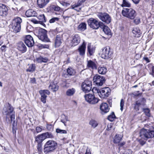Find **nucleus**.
<instances>
[{"instance_id":"1","label":"nucleus","mask_w":154,"mask_h":154,"mask_svg":"<svg viewBox=\"0 0 154 154\" xmlns=\"http://www.w3.org/2000/svg\"><path fill=\"white\" fill-rule=\"evenodd\" d=\"M3 113L6 116V118L9 122H11L15 119V112L14 111V109L11 105L8 104V106L4 107Z\"/></svg>"},{"instance_id":"2","label":"nucleus","mask_w":154,"mask_h":154,"mask_svg":"<svg viewBox=\"0 0 154 154\" xmlns=\"http://www.w3.org/2000/svg\"><path fill=\"white\" fill-rule=\"evenodd\" d=\"M140 136L144 140L154 137V131L143 128L140 132Z\"/></svg>"},{"instance_id":"3","label":"nucleus","mask_w":154,"mask_h":154,"mask_svg":"<svg viewBox=\"0 0 154 154\" xmlns=\"http://www.w3.org/2000/svg\"><path fill=\"white\" fill-rule=\"evenodd\" d=\"M57 146V143L54 140L47 141L44 145V152L47 154L52 151L56 149Z\"/></svg>"},{"instance_id":"4","label":"nucleus","mask_w":154,"mask_h":154,"mask_svg":"<svg viewBox=\"0 0 154 154\" xmlns=\"http://www.w3.org/2000/svg\"><path fill=\"white\" fill-rule=\"evenodd\" d=\"M122 13L123 16L131 19H134L136 16V11L131 8H124Z\"/></svg>"},{"instance_id":"5","label":"nucleus","mask_w":154,"mask_h":154,"mask_svg":"<svg viewBox=\"0 0 154 154\" xmlns=\"http://www.w3.org/2000/svg\"><path fill=\"white\" fill-rule=\"evenodd\" d=\"M112 54L113 51L109 46H106L103 48L100 52L101 57L104 59H108L110 58Z\"/></svg>"},{"instance_id":"6","label":"nucleus","mask_w":154,"mask_h":154,"mask_svg":"<svg viewBox=\"0 0 154 154\" xmlns=\"http://www.w3.org/2000/svg\"><path fill=\"white\" fill-rule=\"evenodd\" d=\"M22 22L21 18L18 17H17L13 20L12 29L14 32L17 33L20 31L21 29L20 23Z\"/></svg>"},{"instance_id":"7","label":"nucleus","mask_w":154,"mask_h":154,"mask_svg":"<svg viewBox=\"0 0 154 154\" xmlns=\"http://www.w3.org/2000/svg\"><path fill=\"white\" fill-rule=\"evenodd\" d=\"M47 31L45 29L42 28L39 29L38 30V38L39 39L43 42H50V40L47 36Z\"/></svg>"},{"instance_id":"8","label":"nucleus","mask_w":154,"mask_h":154,"mask_svg":"<svg viewBox=\"0 0 154 154\" xmlns=\"http://www.w3.org/2000/svg\"><path fill=\"white\" fill-rule=\"evenodd\" d=\"M111 91L110 89L108 87L103 88L100 90H97V92L98 93L99 95L103 98L108 97L110 94Z\"/></svg>"},{"instance_id":"9","label":"nucleus","mask_w":154,"mask_h":154,"mask_svg":"<svg viewBox=\"0 0 154 154\" xmlns=\"http://www.w3.org/2000/svg\"><path fill=\"white\" fill-rule=\"evenodd\" d=\"M97 16L101 20L106 23L108 24L111 21V17L107 13H99L97 14Z\"/></svg>"},{"instance_id":"10","label":"nucleus","mask_w":154,"mask_h":154,"mask_svg":"<svg viewBox=\"0 0 154 154\" xmlns=\"http://www.w3.org/2000/svg\"><path fill=\"white\" fill-rule=\"evenodd\" d=\"M86 101L91 104H95L98 102L99 100L95 97L94 95L92 94H86L84 96Z\"/></svg>"},{"instance_id":"11","label":"nucleus","mask_w":154,"mask_h":154,"mask_svg":"<svg viewBox=\"0 0 154 154\" xmlns=\"http://www.w3.org/2000/svg\"><path fill=\"white\" fill-rule=\"evenodd\" d=\"M93 81L97 85L101 86L105 83V79L104 77L96 74L94 77Z\"/></svg>"},{"instance_id":"12","label":"nucleus","mask_w":154,"mask_h":154,"mask_svg":"<svg viewBox=\"0 0 154 154\" xmlns=\"http://www.w3.org/2000/svg\"><path fill=\"white\" fill-rule=\"evenodd\" d=\"M92 82L88 80H86L82 83V88L83 91L85 93L88 92L91 89Z\"/></svg>"},{"instance_id":"13","label":"nucleus","mask_w":154,"mask_h":154,"mask_svg":"<svg viewBox=\"0 0 154 154\" xmlns=\"http://www.w3.org/2000/svg\"><path fill=\"white\" fill-rule=\"evenodd\" d=\"M88 25L94 29H97L98 28V21L95 19L93 18H90L88 20Z\"/></svg>"},{"instance_id":"14","label":"nucleus","mask_w":154,"mask_h":154,"mask_svg":"<svg viewBox=\"0 0 154 154\" xmlns=\"http://www.w3.org/2000/svg\"><path fill=\"white\" fill-rule=\"evenodd\" d=\"M39 93L41 96V100L44 103L46 102L47 96L45 95L46 94L49 95L50 94V91L48 90H41L39 91Z\"/></svg>"},{"instance_id":"15","label":"nucleus","mask_w":154,"mask_h":154,"mask_svg":"<svg viewBox=\"0 0 154 154\" xmlns=\"http://www.w3.org/2000/svg\"><path fill=\"white\" fill-rule=\"evenodd\" d=\"M24 42L26 45L29 47H32L34 43L32 37L29 35L26 36Z\"/></svg>"},{"instance_id":"16","label":"nucleus","mask_w":154,"mask_h":154,"mask_svg":"<svg viewBox=\"0 0 154 154\" xmlns=\"http://www.w3.org/2000/svg\"><path fill=\"white\" fill-rule=\"evenodd\" d=\"M146 102V100L144 98L136 101L134 105V109L136 111L139 110V107L141 106H144L145 105Z\"/></svg>"},{"instance_id":"17","label":"nucleus","mask_w":154,"mask_h":154,"mask_svg":"<svg viewBox=\"0 0 154 154\" xmlns=\"http://www.w3.org/2000/svg\"><path fill=\"white\" fill-rule=\"evenodd\" d=\"M8 8L6 5L0 4V15L6 16L8 14Z\"/></svg>"},{"instance_id":"18","label":"nucleus","mask_w":154,"mask_h":154,"mask_svg":"<svg viewBox=\"0 0 154 154\" xmlns=\"http://www.w3.org/2000/svg\"><path fill=\"white\" fill-rule=\"evenodd\" d=\"M80 41V38L79 36L77 34H75L72 37L71 44L72 46H75L79 44Z\"/></svg>"},{"instance_id":"19","label":"nucleus","mask_w":154,"mask_h":154,"mask_svg":"<svg viewBox=\"0 0 154 154\" xmlns=\"http://www.w3.org/2000/svg\"><path fill=\"white\" fill-rule=\"evenodd\" d=\"M17 49L22 53L25 52L27 48L24 44L22 42H20L17 44Z\"/></svg>"},{"instance_id":"20","label":"nucleus","mask_w":154,"mask_h":154,"mask_svg":"<svg viewBox=\"0 0 154 154\" xmlns=\"http://www.w3.org/2000/svg\"><path fill=\"white\" fill-rule=\"evenodd\" d=\"M86 48V44L85 42L84 41L82 44L79 46L78 49L80 55L83 56L85 55Z\"/></svg>"},{"instance_id":"21","label":"nucleus","mask_w":154,"mask_h":154,"mask_svg":"<svg viewBox=\"0 0 154 154\" xmlns=\"http://www.w3.org/2000/svg\"><path fill=\"white\" fill-rule=\"evenodd\" d=\"M49 1V0H37L38 6L40 8H43L46 5Z\"/></svg>"},{"instance_id":"22","label":"nucleus","mask_w":154,"mask_h":154,"mask_svg":"<svg viewBox=\"0 0 154 154\" xmlns=\"http://www.w3.org/2000/svg\"><path fill=\"white\" fill-rule=\"evenodd\" d=\"M100 108L101 111L104 113L108 112L109 109L108 104L106 103H102L100 106Z\"/></svg>"},{"instance_id":"23","label":"nucleus","mask_w":154,"mask_h":154,"mask_svg":"<svg viewBox=\"0 0 154 154\" xmlns=\"http://www.w3.org/2000/svg\"><path fill=\"white\" fill-rule=\"evenodd\" d=\"M49 88L53 92H55L58 89L59 86L57 85V83L53 82L50 84L49 86Z\"/></svg>"},{"instance_id":"24","label":"nucleus","mask_w":154,"mask_h":154,"mask_svg":"<svg viewBox=\"0 0 154 154\" xmlns=\"http://www.w3.org/2000/svg\"><path fill=\"white\" fill-rule=\"evenodd\" d=\"M27 17L37 16V13L32 9L27 11L25 13Z\"/></svg>"},{"instance_id":"25","label":"nucleus","mask_w":154,"mask_h":154,"mask_svg":"<svg viewBox=\"0 0 154 154\" xmlns=\"http://www.w3.org/2000/svg\"><path fill=\"white\" fill-rule=\"evenodd\" d=\"M98 71L99 74L102 75H104L107 72V69L105 66H100L98 68Z\"/></svg>"},{"instance_id":"26","label":"nucleus","mask_w":154,"mask_h":154,"mask_svg":"<svg viewBox=\"0 0 154 154\" xmlns=\"http://www.w3.org/2000/svg\"><path fill=\"white\" fill-rule=\"evenodd\" d=\"M87 66L92 69H96L97 66L95 63L91 60H88L87 61Z\"/></svg>"},{"instance_id":"27","label":"nucleus","mask_w":154,"mask_h":154,"mask_svg":"<svg viewBox=\"0 0 154 154\" xmlns=\"http://www.w3.org/2000/svg\"><path fill=\"white\" fill-rule=\"evenodd\" d=\"M132 32L134 35V36L135 37H139L141 34L140 30L138 28L136 27L134 28Z\"/></svg>"},{"instance_id":"28","label":"nucleus","mask_w":154,"mask_h":154,"mask_svg":"<svg viewBox=\"0 0 154 154\" xmlns=\"http://www.w3.org/2000/svg\"><path fill=\"white\" fill-rule=\"evenodd\" d=\"M122 137L123 136L121 134H116L114 137L113 142L115 143H119L121 140Z\"/></svg>"},{"instance_id":"29","label":"nucleus","mask_w":154,"mask_h":154,"mask_svg":"<svg viewBox=\"0 0 154 154\" xmlns=\"http://www.w3.org/2000/svg\"><path fill=\"white\" fill-rule=\"evenodd\" d=\"M87 49L89 53L91 55L93 54L95 50V48L91 46V43L88 44L87 46Z\"/></svg>"},{"instance_id":"30","label":"nucleus","mask_w":154,"mask_h":154,"mask_svg":"<svg viewBox=\"0 0 154 154\" xmlns=\"http://www.w3.org/2000/svg\"><path fill=\"white\" fill-rule=\"evenodd\" d=\"M62 43V38L59 35L56 36L55 40V46L56 47H58L61 45Z\"/></svg>"},{"instance_id":"31","label":"nucleus","mask_w":154,"mask_h":154,"mask_svg":"<svg viewBox=\"0 0 154 154\" xmlns=\"http://www.w3.org/2000/svg\"><path fill=\"white\" fill-rule=\"evenodd\" d=\"M36 62L38 63H42V62L46 63L48 61V59L47 57H40L37 58L36 60Z\"/></svg>"},{"instance_id":"32","label":"nucleus","mask_w":154,"mask_h":154,"mask_svg":"<svg viewBox=\"0 0 154 154\" xmlns=\"http://www.w3.org/2000/svg\"><path fill=\"white\" fill-rule=\"evenodd\" d=\"M44 140V137L42 134L35 137V141L38 143H42Z\"/></svg>"},{"instance_id":"33","label":"nucleus","mask_w":154,"mask_h":154,"mask_svg":"<svg viewBox=\"0 0 154 154\" xmlns=\"http://www.w3.org/2000/svg\"><path fill=\"white\" fill-rule=\"evenodd\" d=\"M75 89L72 88L69 89L67 90L66 92V94L69 96H70L73 95L75 93Z\"/></svg>"},{"instance_id":"34","label":"nucleus","mask_w":154,"mask_h":154,"mask_svg":"<svg viewBox=\"0 0 154 154\" xmlns=\"http://www.w3.org/2000/svg\"><path fill=\"white\" fill-rule=\"evenodd\" d=\"M78 29L80 31H84L86 29V24L85 23H82L78 26Z\"/></svg>"},{"instance_id":"35","label":"nucleus","mask_w":154,"mask_h":154,"mask_svg":"<svg viewBox=\"0 0 154 154\" xmlns=\"http://www.w3.org/2000/svg\"><path fill=\"white\" fill-rule=\"evenodd\" d=\"M42 134L44 140L47 138H53L54 137L53 135L51 133L46 132Z\"/></svg>"},{"instance_id":"36","label":"nucleus","mask_w":154,"mask_h":154,"mask_svg":"<svg viewBox=\"0 0 154 154\" xmlns=\"http://www.w3.org/2000/svg\"><path fill=\"white\" fill-rule=\"evenodd\" d=\"M105 33L108 35H111L112 33L109 28L107 26H105L103 29Z\"/></svg>"},{"instance_id":"37","label":"nucleus","mask_w":154,"mask_h":154,"mask_svg":"<svg viewBox=\"0 0 154 154\" xmlns=\"http://www.w3.org/2000/svg\"><path fill=\"white\" fill-rule=\"evenodd\" d=\"M89 124L93 128H95L98 125V123L97 122L93 119H91L90 121Z\"/></svg>"},{"instance_id":"38","label":"nucleus","mask_w":154,"mask_h":154,"mask_svg":"<svg viewBox=\"0 0 154 154\" xmlns=\"http://www.w3.org/2000/svg\"><path fill=\"white\" fill-rule=\"evenodd\" d=\"M68 74L70 75H74L75 73V70L71 67H69L67 69Z\"/></svg>"},{"instance_id":"39","label":"nucleus","mask_w":154,"mask_h":154,"mask_svg":"<svg viewBox=\"0 0 154 154\" xmlns=\"http://www.w3.org/2000/svg\"><path fill=\"white\" fill-rule=\"evenodd\" d=\"M35 64H32L30 65L28 69H26L27 72H33L35 70Z\"/></svg>"},{"instance_id":"40","label":"nucleus","mask_w":154,"mask_h":154,"mask_svg":"<svg viewBox=\"0 0 154 154\" xmlns=\"http://www.w3.org/2000/svg\"><path fill=\"white\" fill-rule=\"evenodd\" d=\"M62 117L64 119H61V121L64 124L65 126H66V122H67L69 121L68 119V117L67 116H65V115H62Z\"/></svg>"},{"instance_id":"41","label":"nucleus","mask_w":154,"mask_h":154,"mask_svg":"<svg viewBox=\"0 0 154 154\" xmlns=\"http://www.w3.org/2000/svg\"><path fill=\"white\" fill-rule=\"evenodd\" d=\"M116 118L114 112H112L111 114L108 117V119L110 121H113Z\"/></svg>"},{"instance_id":"42","label":"nucleus","mask_w":154,"mask_h":154,"mask_svg":"<svg viewBox=\"0 0 154 154\" xmlns=\"http://www.w3.org/2000/svg\"><path fill=\"white\" fill-rule=\"evenodd\" d=\"M143 112H144L145 115L148 117L150 116V110L148 108H143Z\"/></svg>"},{"instance_id":"43","label":"nucleus","mask_w":154,"mask_h":154,"mask_svg":"<svg viewBox=\"0 0 154 154\" xmlns=\"http://www.w3.org/2000/svg\"><path fill=\"white\" fill-rule=\"evenodd\" d=\"M123 3L122 7H131L130 3L127 0H124Z\"/></svg>"},{"instance_id":"44","label":"nucleus","mask_w":154,"mask_h":154,"mask_svg":"<svg viewBox=\"0 0 154 154\" xmlns=\"http://www.w3.org/2000/svg\"><path fill=\"white\" fill-rule=\"evenodd\" d=\"M56 132L60 134H66L67 131L65 130H61L59 128H57L56 130Z\"/></svg>"},{"instance_id":"45","label":"nucleus","mask_w":154,"mask_h":154,"mask_svg":"<svg viewBox=\"0 0 154 154\" xmlns=\"http://www.w3.org/2000/svg\"><path fill=\"white\" fill-rule=\"evenodd\" d=\"M72 9H74L77 11H79L81 10V8L75 5H72Z\"/></svg>"},{"instance_id":"46","label":"nucleus","mask_w":154,"mask_h":154,"mask_svg":"<svg viewBox=\"0 0 154 154\" xmlns=\"http://www.w3.org/2000/svg\"><path fill=\"white\" fill-rule=\"evenodd\" d=\"M59 20V18L58 17H53L50 20L49 22L50 23H52L56 21H58Z\"/></svg>"},{"instance_id":"47","label":"nucleus","mask_w":154,"mask_h":154,"mask_svg":"<svg viewBox=\"0 0 154 154\" xmlns=\"http://www.w3.org/2000/svg\"><path fill=\"white\" fill-rule=\"evenodd\" d=\"M125 102L123 99H122L121 100L120 106V109L122 111L123 109V106L124 105Z\"/></svg>"},{"instance_id":"48","label":"nucleus","mask_w":154,"mask_h":154,"mask_svg":"<svg viewBox=\"0 0 154 154\" xmlns=\"http://www.w3.org/2000/svg\"><path fill=\"white\" fill-rule=\"evenodd\" d=\"M37 146V149L39 152H40L42 150V143H38Z\"/></svg>"},{"instance_id":"49","label":"nucleus","mask_w":154,"mask_h":154,"mask_svg":"<svg viewBox=\"0 0 154 154\" xmlns=\"http://www.w3.org/2000/svg\"><path fill=\"white\" fill-rule=\"evenodd\" d=\"M46 128L48 130L51 131L53 129V126L51 125L46 124Z\"/></svg>"},{"instance_id":"50","label":"nucleus","mask_w":154,"mask_h":154,"mask_svg":"<svg viewBox=\"0 0 154 154\" xmlns=\"http://www.w3.org/2000/svg\"><path fill=\"white\" fill-rule=\"evenodd\" d=\"M98 25L99 26L98 28L100 27V28L102 29H103L104 28L105 26H105L103 23L100 21L98 22Z\"/></svg>"},{"instance_id":"51","label":"nucleus","mask_w":154,"mask_h":154,"mask_svg":"<svg viewBox=\"0 0 154 154\" xmlns=\"http://www.w3.org/2000/svg\"><path fill=\"white\" fill-rule=\"evenodd\" d=\"M42 128L43 127L42 126L37 127L36 128V132L37 133L41 132L43 129Z\"/></svg>"},{"instance_id":"52","label":"nucleus","mask_w":154,"mask_h":154,"mask_svg":"<svg viewBox=\"0 0 154 154\" xmlns=\"http://www.w3.org/2000/svg\"><path fill=\"white\" fill-rule=\"evenodd\" d=\"M39 47L41 48H49V46L48 45L45 44H41L40 45Z\"/></svg>"},{"instance_id":"53","label":"nucleus","mask_w":154,"mask_h":154,"mask_svg":"<svg viewBox=\"0 0 154 154\" xmlns=\"http://www.w3.org/2000/svg\"><path fill=\"white\" fill-rule=\"evenodd\" d=\"M150 74L154 77V66H152L150 69Z\"/></svg>"},{"instance_id":"54","label":"nucleus","mask_w":154,"mask_h":154,"mask_svg":"<svg viewBox=\"0 0 154 154\" xmlns=\"http://www.w3.org/2000/svg\"><path fill=\"white\" fill-rule=\"evenodd\" d=\"M134 22L136 24H138L140 22V19L139 18H137L134 20Z\"/></svg>"},{"instance_id":"55","label":"nucleus","mask_w":154,"mask_h":154,"mask_svg":"<svg viewBox=\"0 0 154 154\" xmlns=\"http://www.w3.org/2000/svg\"><path fill=\"white\" fill-rule=\"evenodd\" d=\"M124 0H117L118 4L122 6Z\"/></svg>"},{"instance_id":"56","label":"nucleus","mask_w":154,"mask_h":154,"mask_svg":"<svg viewBox=\"0 0 154 154\" xmlns=\"http://www.w3.org/2000/svg\"><path fill=\"white\" fill-rule=\"evenodd\" d=\"M53 9L55 11H59L60 10V8L58 6H54L53 8Z\"/></svg>"},{"instance_id":"57","label":"nucleus","mask_w":154,"mask_h":154,"mask_svg":"<svg viewBox=\"0 0 154 154\" xmlns=\"http://www.w3.org/2000/svg\"><path fill=\"white\" fill-rule=\"evenodd\" d=\"M143 59L145 60L147 63H149L150 62V60L147 57H145L143 58Z\"/></svg>"},{"instance_id":"58","label":"nucleus","mask_w":154,"mask_h":154,"mask_svg":"<svg viewBox=\"0 0 154 154\" xmlns=\"http://www.w3.org/2000/svg\"><path fill=\"white\" fill-rule=\"evenodd\" d=\"M125 143V142H122L120 143H119L118 145L120 146H122L124 145Z\"/></svg>"},{"instance_id":"59","label":"nucleus","mask_w":154,"mask_h":154,"mask_svg":"<svg viewBox=\"0 0 154 154\" xmlns=\"http://www.w3.org/2000/svg\"><path fill=\"white\" fill-rule=\"evenodd\" d=\"M40 16L42 17L41 19L42 20L44 21L45 22V17L44 14H43L42 15H40Z\"/></svg>"},{"instance_id":"60","label":"nucleus","mask_w":154,"mask_h":154,"mask_svg":"<svg viewBox=\"0 0 154 154\" xmlns=\"http://www.w3.org/2000/svg\"><path fill=\"white\" fill-rule=\"evenodd\" d=\"M133 2L136 4H138L140 2V0H132Z\"/></svg>"},{"instance_id":"61","label":"nucleus","mask_w":154,"mask_h":154,"mask_svg":"<svg viewBox=\"0 0 154 154\" xmlns=\"http://www.w3.org/2000/svg\"><path fill=\"white\" fill-rule=\"evenodd\" d=\"M30 81L32 83H35L36 81L35 79V78H31Z\"/></svg>"},{"instance_id":"62","label":"nucleus","mask_w":154,"mask_h":154,"mask_svg":"<svg viewBox=\"0 0 154 154\" xmlns=\"http://www.w3.org/2000/svg\"><path fill=\"white\" fill-rule=\"evenodd\" d=\"M82 1H80L78 3L76 4H75L76 6H77L79 7L80 5H82Z\"/></svg>"},{"instance_id":"63","label":"nucleus","mask_w":154,"mask_h":154,"mask_svg":"<svg viewBox=\"0 0 154 154\" xmlns=\"http://www.w3.org/2000/svg\"><path fill=\"white\" fill-rule=\"evenodd\" d=\"M5 47H6V46H5V45H3L2 46L1 48V49L2 51H4L5 48Z\"/></svg>"},{"instance_id":"64","label":"nucleus","mask_w":154,"mask_h":154,"mask_svg":"<svg viewBox=\"0 0 154 154\" xmlns=\"http://www.w3.org/2000/svg\"><path fill=\"white\" fill-rule=\"evenodd\" d=\"M85 154H91V152L90 151V150H88V149H87L86 152Z\"/></svg>"}]
</instances>
